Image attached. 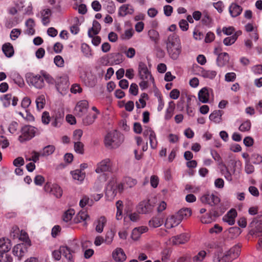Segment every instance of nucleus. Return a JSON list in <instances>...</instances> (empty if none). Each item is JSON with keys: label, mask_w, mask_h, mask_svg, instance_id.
<instances>
[{"label": "nucleus", "mask_w": 262, "mask_h": 262, "mask_svg": "<svg viewBox=\"0 0 262 262\" xmlns=\"http://www.w3.org/2000/svg\"><path fill=\"white\" fill-rule=\"evenodd\" d=\"M148 35L150 39L157 43L159 40V34L158 31L151 29L148 31Z\"/></svg>", "instance_id": "45"}, {"label": "nucleus", "mask_w": 262, "mask_h": 262, "mask_svg": "<svg viewBox=\"0 0 262 262\" xmlns=\"http://www.w3.org/2000/svg\"><path fill=\"white\" fill-rule=\"evenodd\" d=\"M229 59V55L227 53L224 52L219 54L216 59L217 66L221 67L225 66L228 63Z\"/></svg>", "instance_id": "21"}, {"label": "nucleus", "mask_w": 262, "mask_h": 262, "mask_svg": "<svg viewBox=\"0 0 262 262\" xmlns=\"http://www.w3.org/2000/svg\"><path fill=\"white\" fill-rule=\"evenodd\" d=\"M251 123L250 120H247L242 123L238 129L242 132H248L250 130Z\"/></svg>", "instance_id": "46"}, {"label": "nucleus", "mask_w": 262, "mask_h": 262, "mask_svg": "<svg viewBox=\"0 0 262 262\" xmlns=\"http://www.w3.org/2000/svg\"><path fill=\"white\" fill-rule=\"evenodd\" d=\"M228 232L232 234L231 237L233 238L239 235L241 233V230L238 227H233L228 229Z\"/></svg>", "instance_id": "52"}, {"label": "nucleus", "mask_w": 262, "mask_h": 262, "mask_svg": "<svg viewBox=\"0 0 262 262\" xmlns=\"http://www.w3.org/2000/svg\"><path fill=\"white\" fill-rule=\"evenodd\" d=\"M149 139L151 148L152 149L156 148L158 142L156 139V134H150V136L149 137Z\"/></svg>", "instance_id": "57"}, {"label": "nucleus", "mask_w": 262, "mask_h": 262, "mask_svg": "<svg viewBox=\"0 0 262 262\" xmlns=\"http://www.w3.org/2000/svg\"><path fill=\"white\" fill-rule=\"evenodd\" d=\"M239 247L235 246L228 251L222 257H216L217 262H231L239 255Z\"/></svg>", "instance_id": "4"}, {"label": "nucleus", "mask_w": 262, "mask_h": 262, "mask_svg": "<svg viewBox=\"0 0 262 262\" xmlns=\"http://www.w3.org/2000/svg\"><path fill=\"white\" fill-rule=\"evenodd\" d=\"M83 135L81 129H76L73 132V138L75 141H79Z\"/></svg>", "instance_id": "62"}, {"label": "nucleus", "mask_w": 262, "mask_h": 262, "mask_svg": "<svg viewBox=\"0 0 262 262\" xmlns=\"http://www.w3.org/2000/svg\"><path fill=\"white\" fill-rule=\"evenodd\" d=\"M126 259V256L123 250L120 248L116 249V261L123 262Z\"/></svg>", "instance_id": "33"}, {"label": "nucleus", "mask_w": 262, "mask_h": 262, "mask_svg": "<svg viewBox=\"0 0 262 262\" xmlns=\"http://www.w3.org/2000/svg\"><path fill=\"white\" fill-rule=\"evenodd\" d=\"M200 200L202 203L211 206L216 205L220 202V199L213 194H205L201 197Z\"/></svg>", "instance_id": "10"}, {"label": "nucleus", "mask_w": 262, "mask_h": 262, "mask_svg": "<svg viewBox=\"0 0 262 262\" xmlns=\"http://www.w3.org/2000/svg\"><path fill=\"white\" fill-rule=\"evenodd\" d=\"M116 207L117 209L116 215L117 217L118 220L121 219L122 217V213L124 207L122 201L120 200L118 201L116 203Z\"/></svg>", "instance_id": "39"}, {"label": "nucleus", "mask_w": 262, "mask_h": 262, "mask_svg": "<svg viewBox=\"0 0 262 262\" xmlns=\"http://www.w3.org/2000/svg\"><path fill=\"white\" fill-rule=\"evenodd\" d=\"M74 214L75 210L73 209H69L64 213L62 216V219L64 222H68L72 219Z\"/></svg>", "instance_id": "43"}, {"label": "nucleus", "mask_w": 262, "mask_h": 262, "mask_svg": "<svg viewBox=\"0 0 262 262\" xmlns=\"http://www.w3.org/2000/svg\"><path fill=\"white\" fill-rule=\"evenodd\" d=\"M35 102L36 104L37 109L38 110H40L44 107L46 100L45 98V96L43 95L39 96L37 97Z\"/></svg>", "instance_id": "41"}, {"label": "nucleus", "mask_w": 262, "mask_h": 262, "mask_svg": "<svg viewBox=\"0 0 262 262\" xmlns=\"http://www.w3.org/2000/svg\"><path fill=\"white\" fill-rule=\"evenodd\" d=\"M237 216V212L235 209H231L227 214L223 217L224 222L227 223L229 225H232L235 223V218Z\"/></svg>", "instance_id": "16"}, {"label": "nucleus", "mask_w": 262, "mask_h": 262, "mask_svg": "<svg viewBox=\"0 0 262 262\" xmlns=\"http://www.w3.org/2000/svg\"><path fill=\"white\" fill-rule=\"evenodd\" d=\"M88 104L89 103L88 101L85 100L78 102L74 110L75 115L79 117L82 116L87 112Z\"/></svg>", "instance_id": "11"}, {"label": "nucleus", "mask_w": 262, "mask_h": 262, "mask_svg": "<svg viewBox=\"0 0 262 262\" xmlns=\"http://www.w3.org/2000/svg\"><path fill=\"white\" fill-rule=\"evenodd\" d=\"M19 239L23 242L21 244H28L30 246L31 245V242L28 234L25 231L21 230L19 236Z\"/></svg>", "instance_id": "49"}, {"label": "nucleus", "mask_w": 262, "mask_h": 262, "mask_svg": "<svg viewBox=\"0 0 262 262\" xmlns=\"http://www.w3.org/2000/svg\"><path fill=\"white\" fill-rule=\"evenodd\" d=\"M12 98V95L11 94H7L4 95L1 100L3 102V106L7 107L10 105V101Z\"/></svg>", "instance_id": "47"}, {"label": "nucleus", "mask_w": 262, "mask_h": 262, "mask_svg": "<svg viewBox=\"0 0 262 262\" xmlns=\"http://www.w3.org/2000/svg\"><path fill=\"white\" fill-rule=\"evenodd\" d=\"M52 119L51 125L55 127H59L60 126L63 120V114L60 113H56L52 116Z\"/></svg>", "instance_id": "22"}, {"label": "nucleus", "mask_w": 262, "mask_h": 262, "mask_svg": "<svg viewBox=\"0 0 262 262\" xmlns=\"http://www.w3.org/2000/svg\"><path fill=\"white\" fill-rule=\"evenodd\" d=\"M115 181L111 180L107 184L105 189V196L107 200L112 201L115 199Z\"/></svg>", "instance_id": "14"}, {"label": "nucleus", "mask_w": 262, "mask_h": 262, "mask_svg": "<svg viewBox=\"0 0 262 262\" xmlns=\"http://www.w3.org/2000/svg\"><path fill=\"white\" fill-rule=\"evenodd\" d=\"M177 216L180 219V221H182L185 219L190 216L191 214V211L189 208H182L180 209L178 212L176 213Z\"/></svg>", "instance_id": "29"}, {"label": "nucleus", "mask_w": 262, "mask_h": 262, "mask_svg": "<svg viewBox=\"0 0 262 262\" xmlns=\"http://www.w3.org/2000/svg\"><path fill=\"white\" fill-rule=\"evenodd\" d=\"M201 74L204 78L212 79L216 76V72L213 70H203Z\"/></svg>", "instance_id": "40"}, {"label": "nucleus", "mask_w": 262, "mask_h": 262, "mask_svg": "<svg viewBox=\"0 0 262 262\" xmlns=\"http://www.w3.org/2000/svg\"><path fill=\"white\" fill-rule=\"evenodd\" d=\"M115 137V130H112L108 132L104 138V144L106 147L109 149L113 148L114 138Z\"/></svg>", "instance_id": "18"}, {"label": "nucleus", "mask_w": 262, "mask_h": 262, "mask_svg": "<svg viewBox=\"0 0 262 262\" xmlns=\"http://www.w3.org/2000/svg\"><path fill=\"white\" fill-rule=\"evenodd\" d=\"M40 74L43 77V80H45L48 83L50 84H55L56 80L49 73L44 71H41Z\"/></svg>", "instance_id": "37"}, {"label": "nucleus", "mask_w": 262, "mask_h": 262, "mask_svg": "<svg viewBox=\"0 0 262 262\" xmlns=\"http://www.w3.org/2000/svg\"><path fill=\"white\" fill-rule=\"evenodd\" d=\"M242 8L235 3H232L229 7V12L232 17L238 16L242 12Z\"/></svg>", "instance_id": "27"}, {"label": "nucleus", "mask_w": 262, "mask_h": 262, "mask_svg": "<svg viewBox=\"0 0 262 262\" xmlns=\"http://www.w3.org/2000/svg\"><path fill=\"white\" fill-rule=\"evenodd\" d=\"M124 184H126L129 188L135 186L137 184V180L129 177H126L123 179Z\"/></svg>", "instance_id": "50"}, {"label": "nucleus", "mask_w": 262, "mask_h": 262, "mask_svg": "<svg viewBox=\"0 0 262 262\" xmlns=\"http://www.w3.org/2000/svg\"><path fill=\"white\" fill-rule=\"evenodd\" d=\"M235 41L236 36L232 35L231 36L225 38L223 40V43L226 46H230L234 43Z\"/></svg>", "instance_id": "60"}, {"label": "nucleus", "mask_w": 262, "mask_h": 262, "mask_svg": "<svg viewBox=\"0 0 262 262\" xmlns=\"http://www.w3.org/2000/svg\"><path fill=\"white\" fill-rule=\"evenodd\" d=\"M2 50L5 56L7 57H11L14 55L13 47L9 42L5 43L3 45Z\"/></svg>", "instance_id": "24"}, {"label": "nucleus", "mask_w": 262, "mask_h": 262, "mask_svg": "<svg viewBox=\"0 0 262 262\" xmlns=\"http://www.w3.org/2000/svg\"><path fill=\"white\" fill-rule=\"evenodd\" d=\"M11 241L7 238H0V253H7L11 248Z\"/></svg>", "instance_id": "19"}, {"label": "nucleus", "mask_w": 262, "mask_h": 262, "mask_svg": "<svg viewBox=\"0 0 262 262\" xmlns=\"http://www.w3.org/2000/svg\"><path fill=\"white\" fill-rule=\"evenodd\" d=\"M45 191L50 194L53 195L56 198H60L62 195V189L57 184H52L50 182H47L43 187Z\"/></svg>", "instance_id": "5"}, {"label": "nucleus", "mask_w": 262, "mask_h": 262, "mask_svg": "<svg viewBox=\"0 0 262 262\" xmlns=\"http://www.w3.org/2000/svg\"><path fill=\"white\" fill-rule=\"evenodd\" d=\"M165 42L166 44L167 49L170 48L171 47H173L181 45L179 36L174 33L169 35Z\"/></svg>", "instance_id": "13"}, {"label": "nucleus", "mask_w": 262, "mask_h": 262, "mask_svg": "<svg viewBox=\"0 0 262 262\" xmlns=\"http://www.w3.org/2000/svg\"><path fill=\"white\" fill-rule=\"evenodd\" d=\"M222 115L221 111H214L210 115L209 119L215 123H220L222 120Z\"/></svg>", "instance_id": "34"}, {"label": "nucleus", "mask_w": 262, "mask_h": 262, "mask_svg": "<svg viewBox=\"0 0 262 262\" xmlns=\"http://www.w3.org/2000/svg\"><path fill=\"white\" fill-rule=\"evenodd\" d=\"M163 223V220L159 217H152L148 223L149 226L152 228H157L160 227Z\"/></svg>", "instance_id": "36"}, {"label": "nucleus", "mask_w": 262, "mask_h": 262, "mask_svg": "<svg viewBox=\"0 0 262 262\" xmlns=\"http://www.w3.org/2000/svg\"><path fill=\"white\" fill-rule=\"evenodd\" d=\"M42 16V23L43 25H47L50 22L49 17L51 15V10L50 9H46L41 12Z\"/></svg>", "instance_id": "31"}, {"label": "nucleus", "mask_w": 262, "mask_h": 262, "mask_svg": "<svg viewBox=\"0 0 262 262\" xmlns=\"http://www.w3.org/2000/svg\"><path fill=\"white\" fill-rule=\"evenodd\" d=\"M112 168V163L110 159L106 158L97 163L95 171L98 173L105 171H110Z\"/></svg>", "instance_id": "9"}, {"label": "nucleus", "mask_w": 262, "mask_h": 262, "mask_svg": "<svg viewBox=\"0 0 262 262\" xmlns=\"http://www.w3.org/2000/svg\"><path fill=\"white\" fill-rule=\"evenodd\" d=\"M25 77L28 84L36 89H41L45 85L41 74H35L33 73L29 72L26 74Z\"/></svg>", "instance_id": "2"}, {"label": "nucleus", "mask_w": 262, "mask_h": 262, "mask_svg": "<svg viewBox=\"0 0 262 262\" xmlns=\"http://www.w3.org/2000/svg\"><path fill=\"white\" fill-rule=\"evenodd\" d=\"M72 174L73 178L75 180H77L80 181H83L85 178V173L79 169L72 171Z\"/></svg>", "instance_id": "42"}, {"label": "nucleus", "mask_w": 262, "mask_h": 262, "mask_svg": "<svg viewBox=\"0 0 262 262\" xmlns=\"http://www.w3.org/2000/svg\"><path fill=\"white\" fill-rule=\"evenodd\" d=\"M138 71L139 76L142 80L139 86L142 90L148 88L151 83H154V78L144 62L141 61L139 63Z\"/></svg>", "instance_id": "1"}, {"label": "nucleus", "mask_w": 262, "mask_h": 262, "mask_svg": "<svg viewBox=\"0 0 262 262\" xmlns=\"http://www.w3.org/2000/svg\"><path fill=\"white\" fill-rule=\"evenodd\" d=\"M28 244H18L15 245L12 250L13 255L16 257L18 260H21L28 253V248L30 247Z\"/></svg>", "instance_id": "8"}, {"label": "nucleus", "mask_w": 262, "mask_h": 262, "mask_svg": "<svg viewBox=\"0 0 262 262\" xmlns=\"http://www.w3.org/2000/svg\"><path fill=\"white\" fill-rule=\"evenodd\" d=\"M134 12V8L129 5H123L119 10L118 15L120 16H124L128 14H132Z\"/></svg>", "instance_id": "23"}, {"label": "nucleus", "mask_w": 262, "mask_h": 262, "mask_svg": "<svg viewBox=\"0 0 262 262\" xmlns=\"http://www.w3.org/2000/svg\"><path fill=\"white\" fill-rule=\"evenodd\" d=\"M167 52L170 57L174 59H177L179 56L181 52V45L178 46L171 47L170 48L167 49Z\"/></svg>", "instance_id": "20"}, {"label": "nucleus", "mask_w": 262, "mask_h": 262, "mask_svg": "<svg viewBox=\"0 0 262 262\" xmlns=\"http://www.w3.org/2000/svg\"><path fill=\"white\" fill-rule=\"evenodd\" d=\"M206 253L205 251H201L198 255L193 257V260L194 262L201 261L205 257Z\"/></svg>", "instance_id": "58"}, {"label": "nucleus", "mask_w": 262, "mask_h": 262, "mask_svg": "<svg viewBox=\"0 0 262 262\" xmlns=\"http://www.w3.org/2000/svg\"><path fill=\"white\" fill-rule=\"evenodd\" d=\"M101 30V25L99 23L94 20L93 22V27L89 30L88 35L90 37H93V35H97Z\"/></svg>", "instance_id": "28"}, {"label": "nucleus", "mask_w": 262, "mask_h": 262, "mask_svg": "<svg viewBox=\"0 0 262 262\" xmlns=\"http://www.w3.org/2000/svg\"><path fill=\"white\" fill-rule=\"evenodd\" d=\"M37 129L35 127L26 125L21 128V135L19 136V140L23 142L32 139L36 135Z\"/></svg>", "instance_id": "3"}, {"label": "nucleus", "mask_w": 262, "mask_h": 262, "mask_svg": "<svg viewBox=\"0 0 262 262\" xmlns=\"http://www.w3.org/2000/svg\"><path fill=\"white\" fill-rule=\"evenodd\" d=\"M18 126V124L15 121H13L10 124L8 130L11 134H14L16 132Z\"/></svg>", "instance_id": "64"}, {"label": "nucleus", "mask_w": 262, "mask_h": 262, "mask_svg": "<svg viewBox=\"0 0 262 262\" xmlns=\"http://www.w3.org/2000/svg\"><path fill=\"white\" fill-rule=\"evenodd\" d=\"M174 109V104L172 101L169 103V107L166 111V113L165 116V119L166 120H169L173 114Z\"/></svg>", "instance_id": "44"}, {"label": "nucleus", "mask_w": 262, "mask_h": 262, "mask_svg": "<svg viewBox=\"0 0 262 262\" xmlns=\"http://www.w3.org/2000/svg\"><path fill=\"white\" fill-rule=\"evenodd\" d=\"M51 118L50 116L49 113L45 111L42 114L41 121L43 124L47 125L50 122Z\"/></svg>", "instance_id": "54"}, {"label": "nucleus", "mask_w": 262, "mask_h": 262, "mask_svg": "<svg viewBox=\"0 0 262 262\" xmlns=\"http://www.w3.org/2000/svg\"><path fill=\"white\" fill-rule=\"evenodd\" d=\"M21 33V30L19 29H13L10 33V38L12 40H15L18 37Z\"/></svg>", "instance_id": "61"}, {"label": "nucleus", "mask_w": 262, "mask_h": 262, "mask_svg": "<svg viewBox=\"0 0 262 262\" xmlns=\"http://www.w3.org/2000/svg\"><path fill=\"white\" fill-rule=\"evenodd\" d=\"M96 116L95 115L92 116H87L85 118L83 119V123L85 125H89L92 124L95 121Z\"/></svg>", "instance_id": "56"}, {"label": "nucleus", "mask_w": 262, "mask_h": 262, "mask_svg": "<svg viewBox=\"0 0 262 262\" xmlns=\"http://www.w3.org/2000/svg\"><path fill=\"white\" fill-rule=\"evenodd\" d=\"M13 258L12 256L7 253H1L0 262H12Z\"/></svg>", "instance_id": "51"}, {"label": "nucleus", "mask_w": 262, "mask_h": 262, "mask_svg": "<svg viewBox=\"0 0 262 262\" xmlns=\"http://www.w3.org/2000/svg\"><path fill=\"white\" fill-rule=\"evenodd\" d=\"M181 222L175 214L167 218L165 226L167 229H170L178 226Z\"/></svg>", "instance_id": "15"}, {"label": "nucleus", "mask_w": 262, "mask_h": 262, "mask_svg": "<svg viewBox=\"0 0 262 262\" xmlns=\"http://www.w3.org/2000/svg\"><path fill=\"white\" fill-rule=\"evenodd\" d=\"M116 135L117 136V139H116V146H119L124 142V136L120 133H117V130H116Z\"/></svg>", "instance_id": "59"}, {"label": "nucleus", "mask_w": 262, "mask_h": 262, "mask_svg": "<svg viewBox=\"0 0 262 262\" xmlns=\"http://www.w3.org/2000/svg\"><path fill=\"white\" fill-rule=\"evenodd\" d=\"M75 151L78 154H83L84 153V145L80 141H76L74 143Z\"/></svg>", "instance_id": "48"}, {"label": "nucleus", "mask_w": 262, "mask_h": 262, "mask_svg": "<svg viewBox=\"0 0 262 262\" xmlns=\"http://www.w3.org/2000/svg\"><path fill=\"white\" fill-rule=\"evenodd\" d=\"M209 94L207 88L202 89L199 92L198 98L202 103H207L209 101Z\"/></svg>", "instance_id": "25"}, {"label": "nucleus", "mask_w": 262, "mask_h": 262, "mask_svg": "<svg viewBox=\"0 0 262 262\" xmlns=\"http://www.w3.org/2000/svg\"><path fill=\"white\" fill-rule=\"evenodd\" d=\"M54 62L58 67H63L64 66V60L60 55H56L54 58Z\"/></svg>", "instance_id": "55"}, {"label": "nucleus", "mask_w": 262, "mask_h": 262, "mask_svg": "<svg viewBox=\"0 0 262 262\" xmlns=\"http://www.w3.org/2000/svg\"><path fill=\"white\" fill-rule=\"evenodd\" d=\"M61 255L64 256L69 261V262H73V251L67 246H61L60 247Z\"/></svg>", "instance_id": "26"}, {"label": "nucleus", "mask_w": 262, "mask_h": 262, "mask_svg": "<svg viewBox=\"0 0 262 262\" xmlns=\"http://www.w3.org/2000/svg\"><path fill=\"white\" fill-rule=\"evenodd\" d=\"M55 150V146L53 145H49L45 146L42 151L40 152V155L41 157H47L52 155Z\"/></svg>", "instance_id": "35"}, {"label": "nucleus", "mask_w": 262, "mask_h": 262, "mask_svg": "<svg viewBox=\"0 0 262 262\" xmlns=\"http://www.w3.org/2000/svg\"><path fill=\"white\" fill-rule=\"evenodd\" d=\"M154 206L151 204L149 200L141 202L137 206V209L139 213L145 214L151 212Z\"/></svg>", "instance_id": "12"}, {"label": "nucleus", "mask_w": 262, "mask_h": 262, "mask_svg": "<svg viewBox=\"0 0 262 262\" xmlns=\"http://www.w3.org/2000/svg\"><path fill=\"white\" fill-rule=\"evenodd\" d=\"M189 236L188 234L184 233L175 236L171 238V242L173 245L183 244L188 241Z\"/></svg>", "instance_id": "17"}, {"label": "nucleus", "mask_w": 262, "mask_h": 262, "mask_svg": "<svg viewBox=\"0 0 262 262\" xmlns=\"http://www.w3.org/2000/svg\"><path fill=\"white\" fill-rule=\"evenodd\" d=\"M26 26L27 27L26 30L27 34L28 35H33L35 33V22L32 18H29L26 21Z\"/></svg>", "instance_id": "32"}, {"label": "nucleus", "mask_w": 262, "mask_h": 262, "mask_svg": "<svg viewBox=\"0 0 262 262\" xmlns=\"http://www.w3.org/2000/svg\"><path fill=\"white\" fill-rule=\"evenodd\" d=\"M106 219L104 216H100L97 221L96 230L99 233H101L103 230V228L106 224Z\"/></svg>", "instance_id": "30"}, {"label": "nucleus", "mask_w": 262, "mask_h": 262, "mask_svg": "<svg viewBox=\"0 0 262 262\" xmlns=\"http://www.w3.org/2000/svg\"><path fill=\"white\" fill-rule=\"evenodd\" d=\"M81 48V51L85 56L89 57L92 55L90 48L87 44H82Z\"/></svg>", "instance_id": "53"}, {"label": "nucleus", "mask_w": 262, "mask_h": 262, "mask_svg": "<svg viewBox=\"0 0 262 262\" xmlns=\"http://www.w3.org/2000/svg\"><path fill=\"white\" fill-rule=\"evenodd\" d=\"M260 218L261 216L259 215L254 217L249 224V227L251 228L249 231L250 235L258 237L262 233V221Z\"/></svg>", "instance_id": "6"}, {"label": "nucleus", "mask_w": 262, "mask_h": 262, "mask_svg": "<svg viewBox=\"0 0 262 262\" xmlns=\"http://www.w3.org/2000/svg\"><path fill=\"white\" fill-rule=\"evenodd\" d=\"M56 88L61 95H64L68 92L69 82L67 76L60 77L56 80Z\"/></svg>", "instance_id": "7"}, {"label": "nucleus", "mask_w": 262, "mask_h": 262, "mask_svg": "<svg viewBox=\"0 0 262 262\" xmlns=\"http://www.w3.org/2000/svg\"><path fill=\"white\" fill-rule=\"evenodd\" d=\"M253 163L255 164H258L262 162V157L257 154H254L251 157Z\"/></svg>", "instance_id": "63"}, {"label": "nucleus", "mask_w": 262, "mask_h": 262, "mask_svg": "<svg viewBox=\"0 0 262 262\" xmlns=\"http://www.w3.org/2000/svg\"><path fill=\"white\" fill-rule=\"evenodd\" d=\"M90 216L86 211H80L77 215V218L75 219L76 223L86 221Z\"/></svg>", "instance_id": "38"}]
</instances>
